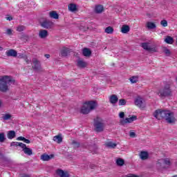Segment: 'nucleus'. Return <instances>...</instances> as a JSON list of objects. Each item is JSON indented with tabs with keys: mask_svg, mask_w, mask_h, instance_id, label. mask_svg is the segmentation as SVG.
<instances>
[{
	"mask_svg": "<svg viewBox=\"0 0 177 177\" xmlns=\"http://www.w3.org/2000/svg\"><path fill=\"white\" fill-rule=\"evenodd\" d=\"M153 116L157 120H165L167 124H175L176 122L175 114L171 111L157 109L153 113Z\"/></svg>",
	"mask_w": 177,
	"mask_h": 177,
	"instance_id": "f257e3e1",
	"label": "nucleus"
},
{
	"mask_svg": "<svg viewBox=\"0 0 177 177\" xmlns=\"http://www.w3.org/2000/svg\"><path fill=\"white\" fill-rule=\"evenodd\" d=\"M15 80L10 76H3L0 79V91L1 92H6L9 91L8 85H15Z\"/></svg>",
	"mask_w": 177,
	"mask_h": 177,
	"instance_id": "f03ea898",
	"label": "nucleus"
},
{
	"mask_svg": "<svg viewBox=\"0 0 177 177\" xmlns=\"http://www.w3.org/2000/svg\"><path fill=\"white\" fill-rule=\"evenodd\" d=\"M96 109V102L95 101H90L85 102L81 109L82 114H89L92 110Z\"/></svg>",
	"mask_w": 177,
	"mask_h": 177,
	"instance_id": "7ed1b4c3",
	"label": "nucleus"
},
{
	"mask_svg": "<svg viewBox=\"0 0 177 177\" xmlns=\"http://www.w3.org/2000/svg\"><path fill=\"white\" fill-rule=\"evenodd\" d=\"M93 127L95 132H103V131H104V127H106L104 120L100 117L95 118L94 119Z\"/></svg>",
	"mask_w": 177,
	"mask_h": 177,
	"instance_id": "20e7f679",
	"label": "nucleus"
},
{
	"mask_svg": "<svg viewBox=\"0 0 177 177\" xmlns=\"http://www.w3.org/2000/svg\"><path fill=\"white\" fill-rule=\"evenodd\" d=\"M158 95L160 97H169L172 96V89H171V86L169 84L165 85L163 88L159 90Z\"/></svg>",
	"mask_w": 177,
	"mask_h": 177,
	"instance_id": "39448f33",
	"label": "nucleus"
},
{
	"mask_svg": "<svg viewBox=\"0 0 177 177\" xmlns=\"http://www.w3.org/2000/svg\"><path fill=\"white\" fill-rule=\"evenodd\" d=\"M134 103L137 106V107H139V109H146V102L145 101L143 97L140 96H138L137 97H136Z\"/></svg>",
	"mask_w": 177,
	"mask_h": 177,
	"instance_id": "423d86ee",
	"label": "nucleus"
},
{
	"mask_svg": "<svg viewBox=\"0 0 177 177\" xmlns=\"http://www.w3.org/2000/svg\"><path fill=\"white\" fill-rule=\"evenodd\" d=\"M140 46L145 50H147V52H157V48H156V47L150 46V42L142 43Z\"/></svg>",
	"mask_w": 177,
	"mask_h": 177,
	"instance_id": "0eeeda50",
	"label": "nucleus"
},
{
	"mask_svg": "<svg viewBox=\"0 0 177 177\" xmlns=\"http://www.w3.org/2000/svg\"><path fill=\"white\" fill-rule=\"evenodd\" d=\"M32 68L33 70H35L36 71H41V62L38 60L37 58L32 59Z\"/></svg>",
	"mask_w": 177,
	"mask_h": 177,
	"instance_id": "6e6552de",
	"label": "nucleus"
},
{
	"mask_svg": "<svg viewBox=\"0 0 177 177\" xmlns=\"http://www.w3.org/2000/svg\"><path fill=\"white\" fill-rule=\"evenodd\" d=\"M137 117L136 115H133L131 118H127L125 119L120 120L121 125H125V124H131V122H133V121H136Z\"/></svg>",
	"mask_w": 177,
	"mask_h": 177,
	"instance_id": "1a4fd4ad",
	"label": "nucleus"
},
{
	"mask_svg": "<svg viewBox=\"0 0 177 177\" xmlns=\"http://www.w3.org/2000/svg\"><path fill=\"white\" fill-rule=\"evenodd\" d=\"M156 168L157 169L161 170V169H165L167 168L166 166L164 165V160L163 158L158 160L156 162Z\"/></svg>",
	"mask_w": 177,
	"mask_h": 177,
	"instance_id": "9d476101",
	"label": "nucleus"
},
{
	"mask_svg": "<svg viewBox=\"0 0 177 177\" xmlns=\"http://www.w3.org/2000/svg\"><path fill=\"white\" fill-rule=\"evenodd\" d=\"M41 26L44 28H52V26H53V22L46 20L41 24Z\"/></svg>",
	"mask_w": 177,
	"mask_h": 177,
	"instance_id": "9b49d317",
	"label": "nucleus"
},
{
	"mask_svg": "<svg viewBox=\"0 0 177 177\" xmlns=\"http://www.w3.org/2000/svg\"><path fill=\"white\" fill-rule=\"evenodd\" d=\"M68 53H70V48H68L63 47L60 50V55L63 57H66V56H68Z\"/></svg>",
	"mask_w": 177,
	"mask_h": 177,
	"instance_id": "f8f14e48",
	"label": "nucleus"
},
{
	"mask_svg": "<svg viewBox=\"0 0 177 177\" xmlns=\"http://www.w3.org/2000/svg\"><path fill=\"white\" fill-rule=\"evenodd\" d=\"M6 56H8V57H16L17 56V51L14 49H10L6 52Z\"/></svg>",
	"mask_w": 177,
	"mask_h": 177,
	"instance_id": "ddd939ff",
	"label": "nucleus"
},
{
	"mask_svg": "<svg viewBox=\"0 0 177 177\" xmlns=\"http://www.w3.org/2000/svg\"><path fill=\"white\" fill-rule=\"evenodd\" d=\"M48 35H49V33L46 30H40L39 32V38H41V39L46 38Z\"/></svg>",
	"mask_w": 177,
	"mask_h": 177,
	"instance_id": "4468645a",
	"label": "nucleus"
},
{
	"mask_svg": "<svg viewBox=\"0 0 177 177\" xmlns=\"http://www.w3.org/2000/svg\"><path fill=\"white\" fill-rule=\"evenodd\" d=\"M109 102L111 104H115L118 102V97L117 95H112L109 97Z\"/></svg>",
	"mask_w": 177,
	"mask_h": 177,
	"instance_id": "2eb2a0df",
	"label": "nucleus"
},
{
	"mask_svg": "<svg viewBox=\"0 0 177 177\" xmlns=\"http://www.w3.org/2000/svg\"><path fill=\"white\" fill-rule=\"evenodd\" d=\"M53 157V155H48L46 153H44L41 156L40 158L42 160V161H49V160H52Z\"/></svg>",
	"mask_w": 177,
	"mask_h": 177,
	"instance_id": "dca6fc26",
	"label": "nucleus"
},
{
	"mask_svg": "<svg viewBox=\"0 0 177 177\" xmlns=\"http://www.w3.org/2000/svg\"><path fill=\"white\" fill-rule=\"evenodd\" d=\"M22 150L25 154H27V156H32V149L30 148L27 147V146L25 145V147H22Z\"/></svg>",
	"mask_w": 177,
	"mask_h": 177,
	"instance_id": "f3484780",
	"label": "nucleus"
},
{
	"mask_svg": "<svg viewBox=\"0 0 177 177\" xmlns=\"http://www.w3.org/2000/svg\"><path fill=\"white\" fill-rule=\"evenodd\" d=\"M140 158L142 160H147L149 158V153L147 151H142L139 154Z\"/></svg>",
	"mask_w": 177,
	"mask_h": 177,
	"instance_id": "a211bd4d",
	"label": "nucleus"
},
{
	"mask_svg": "<svg viewBox=\"0 0 177 177\" xmlns=\"http://www.w3.org/2000/svg\"><path fill=\"white\" fill-rule=\"evenodd\" d=\"M172 161L173 160L171 158H163V164L165 167H171V165H172Z\"/></svg>",
	"mask_w": 177,
	"mask_h": 177,
	"instance_id": "6ab92c4d",
	"label": "nucleus"
},
{
	"mask_svg": "<svg viewBox=\"0 0 177 177\" xmlns=\"http://www.w3.org/2000/svg\"><path fill=\"white\" fill-rule=\"evenodd\" d=\"M129 26L128 25H123L121 28V32H122V34H128V32H129Z\"/></svg>",
	"mask_w": 177,
	"mask_h": 177,
	"instance_id": "aec40b11",
	"label": "nucleus"
},
{
	"mask_svg": "<svg viewBox=\"0 0 177 177\" xmlns=\"http://www.w3.org/2000/svg\"><path fill=\"white\" fill-rule=\"evenodd\" d=\"M83 55L86 57H89V56H91V55H92V51H91V50H89V48H84L83 49Z\"/></svg>",
	"mask_w": 177,
	"mask_h": 177,
	"instance_id": "412c9836",
	"label": "nucleus"
},
{
	"mask_svg": "<svg viewBox=\"0 0 177 177\" xmlns=\"http://www.w3.org/2000/svg\"><path fill=\"white\" fill-rule=\"evenodd\" d=\"M77 66L80 68H84V67H86L87 64H86V62H85L84 61L79 59L77 61Z\"/></svg>",
	"mask_w": 177,
	"mask_h": 177,
	"instance_id": "4be33fe9",
	"label": "nucleus"
},
{
	"mask_svg": "<svg viewBox=\"0 0 177 177\" xmlns=\"http://www.w3.org/2000/svg\"><path fill=\"white\" fill-rule=\"evenodd\" d=\"M54 142H56V143H62L63 142V138H62V136L58 135L53 137Z\"/></svg>",
	"mask_w": 177,
	"mask_h": 177,
	"instance_id": "5701e85b",
	"label": "nucleus"
},
{
	"mask_svg": "<svg viewBox=\"0 0 177 177\" xmlns=\"http://www.w3.org/2000/svg\"><path fill=\"white\" fill-rule=\"evenodd\" d=\"M49 16H50V17H51V19H59V14H57V12H56V11L50 12Z\"/></svg>",
	"mask_w": 177,
	"mask_h": 177,
	"instance_id": "b1692460",
	"label": "nucleus"
},
{
	"mask_svg": "<svg viewBox=\"0 0 177 177\" xmlns=\"http://www.w3.org/2000/svg\"><path fill=\"white\" fill-rule=\"evenodd\" d=\"M10 146H15V147H17L18 146L19 147H25L26 144L23 143V142H13L11 143Z\"/></svg>",
	"mask_w": 177,
	"mask_h": 177,
	"instance_id": "393cba45",
	"label": "nucleus"
},
{
	"mask_svg": "<svg viewBox=\"0 0 177 177\" xmlns=\"http://www.w3.org/2000/svg\"><path fill=\"white\" fill-rule=\"evenodd\" d=\"M106 147H109V149H115L117 147V144L113 142H108L105 144Z\"/></svg>",
	"mask_w": 177,
	"mask_h": 177,
	"instance_id": "a878e982",
	"label": "nucleus"
},
{
	"mask_svg": "<svg viewBox=\"0 0 177 177\" xmlns=\"http://www.w3.org/2000/svg\"><path fill=\"white\" fill-rule=\"evenodd\" d=\"M104 10V8H103V6L99 5L95 6V13H102V12H103Z\"/></svg>",
	"mask_w": 177,
	"mask_h": 177,
	"instance_id": "bb28decb",
	"label": "nucleus"
},
{
	"mask_svg": "<svg viewBox=\"0 0 177 177\" xmlns=\"http://www.w3.org/2000/svg\"><path fill=\"white\" fill-rule=\"evenodd\" d=\"M129 81L131 84H136L139 82V76H132L129 78Z\"/></svg>",
	"mask_w": 177,
	"mask_h": 177,
	"instance_id": "cd10ccee",
	"label": "nucleus"
},
{
	"mask_svg": "<svg viewBox=\"0 0 177 177\" xmlns=\"http://www.w3.org/2000/svg\"><path fill=\"white\" fill-rule=\"evenodd\" d=\"M147 27L149 30H153V29L156 28V27H157V26H156V24L153 22L149 21L147 23Z\"/></svg>",
	"mask_w": 177,
	"mask_h": 177,
	"instance_id": "c85d7f7f",
	"label": "nucleus"
},
{
	"mask_svg": "<svg viewBox=\"0 0 177 177\" xmlns=\"http://www.w3.org/2000/svg\"><path fill=\"white\" fill-rule=\"evenodd\" d=\"M8 139H13L16 136V132L15 131H10L7 134Z\"/></svg>",
	"mask_w": 177,
	"mask_h": 177,
	"instance_id": "c756f323",
	"label": "nucleus"
},
{
	"mask_svg": "<svg viewBox=\"0 0 177 177\" xmlns=\"http://www.w3.org/2000/svg\"><path fill=\"white\" fill-rule=\"evenodd\" d=\"M116 164L118 167H122V165L125 164V160H124L122 158H118L116 160Z\"/></svg>",
	"mask_w": 177,
	"mask_h": 177,
	"instance_id": "7c9ffc66",
	"label": "nucleus"
},
{
	"mask_svg": "<svg viewBox=\"0 0 177 177\" xmlns=\"http://www.w3.org/2000/svg\"><path fill=\"white\" fill-rule=\"evenodd\" d=\"M165 42H166V44H174V38H172V37H171V36H167L165 39Z\"/></svg>",
	"mask_w": 177,
	"mask_h": 177,
	"instance_id": "2f4dec72",
	"label": "nucleus"
},
{
	"mask_svg": "<svg viewBox=\"0 0 177 177\" xmlns=\"http://www.w3.org/2000/svg\"><path fill=\"white\" fill-rule=\"evenodd\" d=\"M68 10L71 12H75V10H77V5L74 4V3H71L68 5Z\"/></svg>",
	"mask_w": 177,
	"mask_h": 177,
	"instance_id": "473e14b6",
	"label": "nucleus"
},
{
	"mask_svg": "<svg viewBox=\"0 0 177 177\" xmlns=\"http://www.w3.org/2000/svg\"><path fill=\"white\" fill-rule=\"evenodd\" d=\"M104 31L106 34H113L114 32V28L111 26H108L105 28Z\"/></svg>",
	"mask_w": 177,
	"mask_h": 177,
	"instance_id": "72a5a7b5",
	"label": "nucleus"
},
{
	"mask_svg": "<svg viewBox=\"0 0 177 177\" xmlns=\"http://www.w3.org/2000/svg\"><path fill=\"white\" fill-rule=\"evenodd\" d=\"M10 118H12V115H10V113L4 114V115L2 116V119H3L4 121H8V120H10Z\"/></svg>",
	"mask_w": 177,
	"mask_h": 177,
	"instance_id": "f704fd0d",
	"label": "nucleus"
},
{
	"mask_svg": "<svg viewBox=\"0 0 177 177\" xmlns=\"http://www.w3.org/2000/svg\"><path fill=\"white\" fill-rule=\"evenodd\" d=\"M162 50L166 56H169L171 55V51L167 47H163Z\"/></svg>",
	"mask_w": 177,
	"mask_h": 177,
	"instance_id": "c9c22d12",
	"label": "nucleus"
},
{
	"mask_svg": "<svg viewBox=\"0 0 177 177\" xmlns=\"http://www.w3.org/2000/svg\"><path fill=\"white\" fill-rule=\"evenodd\" d=\"M6 138H5V133H0V143H3Z\"/></svg>",
	"mask_w": 177,
	"mask_h": 177,
	"instance_id": "e433bc0d",
	"label": "nucleus"
},
{
	"mask_svg": "<svg viewBox=\"0 0 177 177\" xmlns=\"http://www.w3.org/2000/svg\"><path fill=\"white\" fill-rule=\"evenodd\" d=\"M127 104V100L120 99L119 100V106H125Z\"/></svg>",
	"mask_w": 177,
	"mask_h": 177,
	"instance_id": "4c0bfd02",
	"label": "nucleus"
},
{
	"mask_svg": "<svg viewBox=\"0 0 177 177\" xmlns=\"http://www.w3.org/2000/svg\"><path fill=\"white\" fill-rule=\"evenodd\" d=\"M6 34L10 37L13 35V30L10 28H8L6 30Z\"/></svg>",
	"mask_w": 177,
	"mask_h": 177,
	"instance_id": "58836bf2",
	"label": "nucleus"
},
{
	"mask_svg": "<svg viewBox=\"0 0 177 177\" xmlns=\"http://www.w3.org/2000/svg\"><path fill=\"white\" fill-rule=\"evenodd\" d=\"M160 24H161V26H162V27H167L168 21H167V20H165V19H163L160 21Z\"/></svg>",
	"mask_w": 177,
	"mask_h": 177,
	"instance_id": "ea45409f",
	"label": "nucleus"
},
{
	"mask_svg": "<svg viewBox=\"0 0 177 177\" xmlns=\"http://www.w3.org/2000/svg\"><path fill=\"white\" fill-rule=\"evenodd\" d=\"M89 150L91 151V153H93V154H95L96 153V150H97V148H96L95 146L90 147Z\"/></svg>",
	"mask_w": 177,
	"mask_h": 177,
	"instance_id": "a19ab883",
	"label": "nucleus"
},
{
	"mask_svg": "<svg viewBox=\"0 0 177 177\" xmlns=\"http://www.w3.org/2000/svg\"><path fill=\"white\" fill-rule=\"evenodd\" d=\"M26 30V27L24 26H19L17 28V31L21 32V31H24Z\"/></svg>",
	"mask_w": 177,
	"mask_h": 177,
	"instance_id": "79ce46f5",
	"label": "nucleus"
},
{
	"mask_svg": "<svg viewBox=\"0 0 177 177\" xmlns=\"http://www.w3.org/2000/svg\"><path fill=\"white\" fill-rule=\"evenodd\" d=\"M72 145H73V147L75 149H77V147H80V142H77L76 141H73Z\"/></svg>",
	"mask_w": 177,
	"mask_h": 177,
	"instance_id": "37998d69",
	"label": "nucleus"
},
{
	"mask_svg": "<svg viewBox=\"0 0 177 177\" xmlns=\"http://www.w3.org/2000/svg\"><path fill=\"white\" fill-rule=\"evenodd\" d=\"M57 175H59V176L62 177L63 176L64 171L63 170H58L57 171Z\"/></svg>",
	"mask_w": 177,
	"mask_h": 177,
	"instance_id": "c03bdc74",
	"label": "nucleus"
},
{
	"mask_svg": "<svg viewBox=\"0 0 177 177\" xmlns=\"http://www.w3.org/2000/svg\"><path fill=\"white\" fill-rule=\"evenodd\" d=\"M24 59L25 60L26 63H27V64H30V63H31V60L28 59L27 55L24 57Z\"/></svg>",
	"mask_w": 177,
	"mask_h": 177,
	"instance_id": "a18cd8bd",
	"label": "nucleus"
},
{
	"mask_svg": "<svg viewBox=\"0 0 177 177\" xmlns=\"http://www.w3.org/2000/svg\"><path fill=\"white\" fill-rule=\"evenodd\" d=\"M119 117L120 118H124V117H125V113H124V112H120L119 113Z\"/></svg>",
	"mask_w": 177,
	"mask_h": 177,
	"instance_id": "49530a36",
	"label": "nucleus"
},
{
	"mask_svg": "<svg viewBox=\"0 0 177 177\" xmlns=\"http://www.w3.org/2000/svg\"><path fill=\"white\" fill-rule=\"evenodd\" d=\"M129 136L131 138H135V136H136V133H135L133 131H131Z\"/></svg>",
	"mask_w": 177,
	"mask_h": 177,
	"instance_id": "de8ad7c7",
	"label": "nucleus"
},
{
	"mask_svg": "<svg viewBox=\"0 0 177 177\" xmlns=\"http://www.w3.org/2000/svg\"><path fill=\"white\" fill-rule=\"evenodd\" d=\"M26 55H24V54H19V55H18V57H19V59H24V57H26Z\"/></svg>",
	"mask_w": 177,
	"mask_h": 177,
	"instance_id": "09e8293b",
	"label": "nucleus"
},
{
	"mask_svg": "<svg viewBox=\"0 0 177 177\" xmlns=\"http://www.w3.org/2000/svg\"><path fill=\"white\" fill-rule=\"evenodd\" d=\"M26 138H24V137H23V136H20V137H18L17 138V140H23V142H24V139H25Z\"/></svg>",
	"mask_w": 177,
	"mask_h": 177,
	"instance_id": "8fccbe9b",
	"label": "nucleus"
},
{
	"mask_svg": "<svg viewBox=\"0 0 177 177\" xmlns=\"http://www.w3.org/2000/svg\"><path fill=\"white\" fill-rule=\"evenodd\" d=\"M24 143H27L28 145L31 143V141H30V140L26 139V138H24Z\"/></svg>",
	"mask_w": 177,
	"mask_h": 177,
	"instance_id": "3c124183",
	"label": "nucleus"
},
{
	"mask_svg": "<svg viewBox=\"0 0 177 177\" xmlns=\"http://www.w3.org/2000/svg\"><path fill=\"white\" fill-rule=\"evenodd\" d=\"M62 177H70V175H68V173L64 171V174Z\"/></svg>",
	"mask_w": 177,
	"mask_h": 177,
	"instance_id": "603ef678",
	"label": "nucleus"
},
{
	"mask_svg": "<svg viewBox=\"0 0 177 177\" xmlns=\"http://www.w3.org/2000/svg\"><path fill=\"white\" fill-rule=\"evenodd\" d=\"M6 20H8L9 21H12V20H13V17H6Z\"/></svg>",
	"mask_w": 177,
	"mask_h": 177,
	"instance_id": "864d4df0",
	"label": "nucleus"
},
{
	"mask_svg": "<svg viewBox=\"0 0 177 177\" xmlns=\"http://www.w3.org/2000/svg\"><path fill=\"white\" fill-rule=\"evenodd\" d=\"M95 167H96V165H90V168H91V169H95Z\"/></svg>",
	"mask_w": 177,
	"mask_h": 177,
	"instance_id": "5fc2aeb1",
	"label": "nucleus"
},
{
	"mask_svg": "<svg viewBox=\"0 0 177 177\" xmlns=\"http://www.w3.org/2000/svg\"><path fill=\"white\" fill-rule=\"evenodd\" d=\"M45 57H46V59H49V57H50V55L49 54H45Z\"/></svg>",
	"mask_w": 177,
	"mask_h": 177,
	"instance_id": "6e6d98bb",
	"label": "nucleus"
},
{
	"mask_svg": "<svg viewBox=\"0 0 177 177\" xmlns=\"http://www.w3.org/2000/svg\"><path fill=\"white\" fill-rule=\"evenodd\" d=\"M1 106H2V100H0V107H1Z\"/></svg>",
	"mask_w": 177,
	"mask_h": 177,
	"instance_id": "4d7b16f0",
	"label": "nucleus"
},
{
	"mask_svg": "<svg viewBox=\"0 0 177 177\" xmlns=\"http://www.w3.org/2000/svg\"><path fill=\"white\" fill-rule=\"evenodd\" d=\"M25 39H28V36H25Z\"/></svg>",
	"mask_w": 177,
	"mask_h": 177,
	"instance_id": "13d9d810",
	"label": "nucleus"
},
{
	"mask_svg": "<svg viewBox=\"0 0 177 177\" xmlns=\"http://www.w3.org/2000/svg\"><path fill=\"white\" fill-rule=\"evenodd\" d=\"M3 49V48L0 46V50H2Z\"/></svg>",
	"mask_w": 177,
	"mask_h": 177,
	"instance_id": "bf43d9fd",
	"label": "nucleus"
},
{
	"mask_svg": "<svg viewBox=\"0 0 177 177\" xmlns=\"http://www.w3.org/2000/svg\"><path fill=\"white\" fill-rule=\"evenodd\" d=\"M176 81L177 82V77H176Z\"/></svg>",
	"mask_w": 177,
	"mask_h": 177,
	"instance_id": "052dcab7",
	"label": "nucleus"
}]
</instances>
